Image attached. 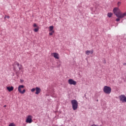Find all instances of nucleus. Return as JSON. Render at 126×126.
Here are the masks:
<instances>
[{
    "mask_svg": "<svg viewBox=\"0 0 126 126\" xmlns=\"http://www.w3.org/2000/svg\"><path fill=\"white\" fill-rule=\"evenodd\" d=\"M19 69L20 70V69H21V67H19Z\"/></svg>",
    "mask_w": 126,
    "mask_h": 126,
    "instance_id": "obj_24",
    "label": "nucleus"
},
{
    "mask_svg": "<svg viewBox=\"0 0 126 126\" xmlns=\"http://www.w3.org/2000/svg\"><path fill=\"white\" fill-rule=\"evenodd\" d=\"M33 117L31 115H29L27 117V119L26 120V122L27 123V124H31L32 123V119Z\"/></svg>",
    "mask_w": 126,
    "mask_h": 126,
    "instance_id": "obj_6",
    "label": "nucleus"
},
{
    "mask_svg": "<svg viewBox=\"0 0 126 126\" xmlns=\"http://www.w3.org/2000/svg\"><path fill=\"white\" fill-rule=\"evenodd\" d=\"M121 4H122V2H121V1L118 2L117 5H118V7H120V6H121Z\"/></svg>",
    "mask_w": 126,
    "mask_h": 126,
    "instance_id": "obj_15",
    "label": "nucleus"
},
{
    "mask_svg": "<svg viewBox=\"0 0 126 126\" xmlns=\"http://www.w3.org/2000/svg\"><path fill=\"white\" fill-rule=\"evenodd\" d=\"M124 65H126V63H124Z\"/></svg>",
    "mask_w": 126,
    "mask_h": 126,
    "instance_id": "obj_23",
    "label": "nucleus"
},
{
    "mask_svg": "<svg viewBox=\"0 0 126 126\" xmlns=\"http://www.w3.org/2000/svg\"><path fill=\"white\" fill-rule=\"evenodd\" d=\"M107 16H108L109 18L112 17V16H113V13H111V12L108 13Z\"/></svg>",
    "mask_w": 126,
    "mask_h": 126,
    "instance_id": "obj_12",
    "label": "nucleus"
},
{
    "mask_svg": "<svg viewBox=\"0 0 126 126\" xmlns=\"http://www.w3.org/2000/svg\"><path fill=\"white\" fill-rule=\"evenodd\" d=\"M23 88H24V86L22 85L19 86L18 88V91L19 92V93H21V94H24V93L26 92V90H25V89L22 91Z\"/></svg>",
    "mask_w": 126,
    "mask_h": 126,
    "instance_id": "obj_4",
    "label": "nucleus"
},
{
    "mask_svg": "<svg viewBox=\"0 0 126 126\" xmlns=\"http://www.w3.org/2000/svg\"><path fill=\"white\" fill-rule=\"evenodd\" d=\"M53 34H54V32H49L50 36H52V35H53Z\"/></svg>",
    "mask_w": 126,
    "mask_h": 126,
    "instance_id": "obj_19",
    "label": "nucleus"
},
{
    "mask_svg": "<svg viewBox=\"0 0 126 126\" xmlns=\"http://www.w3.org/2000/svg\"><path fill=\"white\" fill-rule=\"evenodd\" d=\"M6 89L8 90L9 92H11V91H13V89H14V88L13 87H7Z\"/></svg>",
    "mask_w": 126,
    "mask_h": 126,
    "instance_id": "obj_11",
    "label": "nucleus"
},
{
    "mask_svg": "<svg viewBox=\"0 0 126 126\" xmlns=\"http://www.w3.org/2000/svg\"><path fill=\"white\" fill-rule=\"evenodd\" d=\"M113 13L117 16V17H125L126 16V12L122 13L121 9L119 7H115L113 10Z\"/></svg>",
    "mask_w": 126,
    "mask_h": 126,
    "instance_id": "obj_1",
    "label": "nucleus"
},
{
    "mask_svg": "<svg viewBox=\"0 0 126 126\" xmlns=\"http://www.w3.org/2000/svg\"><path fill=\"white\" fill-rule=\"evenodd\" d=\"M9 126H15V124L14 123H11L9 124Z\"/></svg>",
    "mask_w": 126,
    "mask_h": 126,
    "instance_id": "obj_17",
    "label": "nucleus"
},
{
    "mask_svg": "<svg viewBox=\"0 0 126 126\" xmlns=\"http://www.w3.org/2000/svg\"><path fill=\"white\" fill-rule=\"evenodd\" d=\"M35 94L36 95L39 94V93H41V88H39V87H36L35 88Z\"/></svg>",
    "mask_w": 126,
    "mask_h": 126,
    "instance_id": "obj_10",
    "label": "nucleus"
},
{
    "mask_svg": "<svg viewBox=\"0 0 126 126\" xmlns=\"http://www.w3.org/2000/svg\"><path fill=\"white\" fill-rule=\"evenodd\" d=\"M4 18H7L8 19H9V16H5Z\"/></svg>",
    "mask_w": 126,
    "mask_h": 126,
    "instance_id": "obj_20",
    "label": "nucleus"
},
{
    "mask_svg": "<svg viewBox=\"0 0 126 126\" xmlns=\"http://www.w3.org/2000/svg\"><path fill=\"white\" fill-rule=\"evenodd\" d=\"M38 30H39V29L35 28V29H34V32H37Z\"/></svg>",
    "mask_w": 126,
    "mask_h": 126,
    "instance_id": "obj_18",
    "label": "nucleus"
},
{
    "mask_svg": "<svg viewBox=\"0 0 126 126\" xmlns=\"http://www.w3.org/2000/svg\"><path fill=\"white\" fill-rule=\"evenodd\" d=\"M68 83L70 85H76L77 82L76 81L73 80L72 79H70L68 81Z\"/></svg>",
    "mask_w": 126,
    "mask_h": 126,
    "instance_id": "obj_7",
    "label": "nucleus"
},
{
    "mask_svg": "<svg viewBox=\"0 0 126 126\" xmlns=\"http://www.w3.org/2000/svg\"><path fill=\"white\" fill-rule=\"evenodd\" d=\"M33 27H37V25L36 24H34Z\"/></svg>",
    "mask_w": 126,
    "mask_h": 126,
    "instance_id": "obj_21",
    "label": "nucleus"
},
{
    "mask_svg": "<svg viewBox=\"0 0 126 126\" xmlns=\"http://www.w3.org/2000/svg\"><path fill=\"white\" fill-rule=\"evenodd\" d=\"M6 107V105H4V108H5Z\"/></svg>",
    "mask_w": 126,
    "mask_h": 126,
    "instance_id": "obj_25",
    "label": "nucleus"
},
{
    "mask_svg": "<svg viewBox=\"0 0 126 126\" xmlns=\"http://www.w3.org/2000/svg\"><path fill=\"white\" fill-rule=\"evenodd\" d=\"M35 90H36V88H32L31 89L32 92H35Z\"/></svg>",
    "mask_w": 126,
    "mask_h": 126,
    "instance_id": "obj_16",
    "label": "nucleus"
},
{
    "mask_svg": "<svg viewBox=\"0 0 126 126\" xmlns=\"http://www.w3.org/2000/svg\"><path fill=\"white\" fill-rule=\"evenodd\" d=\"M118 17V18L117 19H116V21H117V22H119V21H120V20H121V19H122V18H124V17Z\"/></svg>",
    "mask_w": 126,
    "mask_h": 126,
    "instance_id": "obj_13",
    "label": "nucleus"
},
{
    "mask_svg": "<svg viewBox=\"0 0 126 126\" xmlns=\"http://www.w3.org/2000/svg\"><path fill=\"white\" fill-rule=\"evenodd\" d=\"M103 92L105 94H110L112 92V88L110 87L105 86L103 88Z\"/></svg>",
    "mask_w": 126,
    "mask_h": 126,
    "instance_id": "obj_3",
    "label": "nucleus"
},
{
    "mask_svg": "<svg viewBox=\"0 0 126 126\" xmlns=\"http://www.w3.org/2000/svg\"><path fill=\"white\" fill-rule=\"evenodd\" d=\"M120 101H122L123 103L126 102V96L124 94H122L119 96Z\"/></svg>",
    "mask_w": 126,
    "mask_h": 126,
    "instance_id": "obj_5",
    "label": "nucleus"
},
{
    "mask_svg": "<svg viewBox=\"0 0 126 126\" xmlns=\"http://www.w3.org/2000/svg\"><path fill=\"white\" fill-rule=\"evenodd\" d=\"M71 105L72 106L73 110L75 111V110H77L78 108V102H77V100L74 99L71 101Z\"/></svg>",
    "mask_w": 126,
    "mask_h": 126,
    "instance_id": "obj_2",
    "label": "nucleus"
},
{
    "mask_svg": "<svg viewBox=\"0 0 126 126\" xmlns=\"http://www.w3.org/2000/svg\"><path fill=\"white\" fill-rule=\"evenodd\" d=\"M86 55H87V56H89V54L93 55V53L94 52V51L93 50H87L85 51Z\"/></svg>",
    "mask_w": 126,
    "mask_h": 126,
    "instance_id": "obj_9",
    "label": "nucleus"
},
{
    "mask_svg": "<svg viewBox=\"0 0 126 126\" xmlns=\"http://www.w3.org/2000/svg\"><path fill=\"white\" fill-rule=\"evenodd\" d=\"M51 55L52 56V57H54L55 59H57V60H59V59H60V55L59 54V53H53L51 54Z\"/></svg>",
    "mask_w": 126,
    "mask_h": 126,
    "instance_id": "obj_8",
    "label": "nucleus"
},
{
    "mask_svg": "<svg viewBox=\"0 0 126 126\" xmlns=\"http://www.w3.org/2000/svg\"><path fill=\"white\" fill-rule=\"evenodd\" d=\"M52 30H54V26H51L49 27V31H52Z\"/></svg>",
    "mask_w": 126,
    "mask_h": 126,
    "instance_id": "obj_14",
    "label": "nucleus"
},
{
    "mask_svg": "<svg viewBox=\"0 0 126 126\" xmlns=\"http://www.w3.org/2000/svg\"><path fill=\"white\" fill-rule=\"evenodd\" d=\"M16 65H17V66H19L20 64H19V63H17Z\"/></svg>",
    "mask_w": 126,
    "mask_h": 126,
    "instance_id": "obj_22",
    "label": "nucleus"
}]
</instances>
